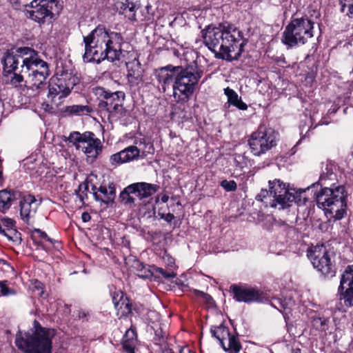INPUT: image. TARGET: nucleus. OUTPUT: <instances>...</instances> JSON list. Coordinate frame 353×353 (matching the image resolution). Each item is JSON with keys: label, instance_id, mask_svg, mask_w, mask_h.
<instances>
[{"label": "nucleus", "instance_id": "f257e3e1", "mask_svg": "<svg viewBox=\"0 0 353 353\" xmlns=\"http://www.w3.org/2000/svg\"><path fill=\"white\" fill-rule=\"evenodd\" d=\"M85 62L100 63L107 59L110 61L125 62L128 69V78L132 85L143 81V72L137 54L133 50H125L123 37L120 32L112 31L103 25L97 26L86 37H83Z\"/></svg>", "mask_w": 353, "mask_h": 353}, {"label": "nucleus", "instance_id": "f03ea898", "mask_svg": "<svg viewBox=\"0 0 353 353\" xmlns=\"http://www.w3.org/2000/svg\"><path fill=\"white\" fill-rule=\"evenodd\" d=\"M201 37L205 46L216 59L228 61L237 60L243 51V34L231 24L208 26L201 31Z\"/></svg>", "mask_w": 353, "mask_h": 353}, {"label": "nucleus", "instance_id": "7ed1b4c3", "mask_svg": "<svg viewBox=\"0 0 353 353\" xmlns=\"http://www.w3.org/2000/svg\"><path fill=\"white\" fill-rule=\"evenodd\" d=\"M314 188L315 184L305 190L288 189L279 179H275L269 181V191L261 190L256 199L272 208L284 209L290 206L293 202L299 205L305 203L308 199L303 194Z\"/></svg>", "mask_w": 353, "mask_h": 353}, {"label": "nucleus", "instance_id": "20e7f679", "mask_svg": "<svg viewBox=\"0 0 353 353\" xmlns=\"http://www.w3.org/2000/svg\"><path fill=\"white\" fill-rule=\"evenodd\" d=\"M54 329L43 327L36 320L30 332H19L16 335L17 347L26 353H52Z\"/></svg>", "mask_w": 353, "mask_h": 353}, {"label": "nucleus", "instance_id": "39448f33", "mask_svg": "<svg viewBox=\"0 0 353 353\" xmlns=\"http://www.w3.org/2000/svg\"><path fill=\"white\" fill-rule=\"evenodd\" d=\"M317 205L322 208L329 220L342 219L346 214V194L343 186L323 188L314 193Z\"/></svg>", "mask_w": 353, "mask_h": 353}, {"label": "nucleus", "instance_id": "423d86ee", "mask_svg": "<svg viewBox=\"0 0 353 353\" xmlns=\"http://www.w3.org/2000/svg\"><path fill=\"white\" fill-rule=\"evenodd\" d=\"M26 50L28 55L25 57L24 65H21L19 72L28 73L26 81L28 86L32 90H38V93L40 94L46 85V79L50 75L48 64L39 57L34 50L28 48Z\"/></svg>", "mask_w": 353, "mask_h": 353}, {"label": "nucleus", "instance_id": "0eeeda50", "mask_svg": "<svg viewBox=\"0 0 353 353\" xmlns=\"http://www.w3.org/2000/svg\"><path fill=\"white\" fill-rule=\"evenodd\" d=\"M203 74L196 64H191L180 69L173 83V97L176 102H187L193 94L196 85Z\"/></svg>", "mask_w": 353, "mask_h": 353}, {"label": "nucleus", "instance_id": "6e6552de", "mask_svg": "<svg viewBox=\"0 0 353 353\" xmlns=\"http://www.w3.org/2000/svg\"><path fill=\"white\" fill-rule=\"evenodd\" d=\"M314 22L307 17L296 18L285 26L282 34V43L292 48L304 45L313 37Z\"/></svg>", "mask_w": 353, "mask_h": 353}, {"label": "nucleus", "instance_id": "1a4fd4ad", "mask_svg": "<svg viewBox=\"0 0 353 353\" xmlns=\"http://www.w3.org/2000/svg\"><path fill=\"white\" fill-rule=\"evenodd\" d=\"M68 141L77 150H81L86 157L88 163H93L102 151V143L92 132L80 133L77 131L71 132Z\"/></svg>", "mask_w": 353, "mask_h": 353}, {"label": "nucleus", "instance_id": "9d476101", "mask_svg": "<svg viewBox=\"0 0 353 353\" xmlns=\"http://www.w3.org/2000/svg\"><path fill=\"white\" fill-rule=\"evenodd\" d=\"M61 0H32L30 7L31 10H26V15L28 19L39 24L50 22L54 16L61 9Z\"/></svg>", "mask_w": 353, "mask_h": 353}, {"label": "nucleus", "instance_id": "9b49d317", "mask_svg": "<svg viewBox=\"0 0 353 353\" xmlns=\"http://www.w3.org/2000/svg\"><path fill=\"white\" fill-rule=\"evenodd\" d=\"M276 140L277 134L273 129L260 125L258 130L251 134L248 143L253 154L259 156L274 146Z\"/></svg>", "mask_w": 353, "mask_h": 353}, {"label": "nucleus", "instance_id": "f8f14e48", "mask_svg": "<svg viewBox=\"0 0 353 353\" xmlns=\"http://www.w3.org/2000/svg\"><path fill=\"white\" fill-rule=\"evenodd\" d=\"M95 95L99 99V107L106 110L112 115H122L123 112V103L125 94L117 91L110 92L103 88H97L94 90Z\"/></svg>", "mask_w": 353, "mask_h": 353}, {"label": "nucleus", "instance_id": "ddd939ff", "mask_svg": "<svg viewBox=\"0 0 353 353\" xmlns=\"http://www.w3.org/2000/svg\"><path fill=\"white\" fill-rule=\"evenodd\" d=\"M307 256L313 266L325 276H333L334 268L326 248L323 245H316L307 251Z\"/></svg>", "mask_w": 353, "mask_h": 353}, {"label": "nucleus", "instance_id": "4468645a", "mask_svg": "<svg viewBox=\"0 0 353 353\" xmlns=\"http://www.w3.org/2000/svg\"><path fill=\"white\" fill-rule=\"evenodd\" d=\"M26 50H28V47L19 48L15 52H7L1 61L3 65V72L7 74H11L14 72H19L21 65H24L25 57L27 54Z\"/></svg>", "mask_w": 353, "mask_h": 353}, {"label": "nucleus", "instance_id": "2eb2a0df", "mask_svg": "<svg viewBox=\"0 0 353 353\" xmlns=\"http://www.w3.org/2000/svg\"><path fill=\"white\" fill-rule=\"evenodd\" d=\"M47 99L48 102L58 106L56 98L61 100L66 97L71 91L70 85L65 82L62 78L52 77L49 81Z\"/></svg>", "mask_w": 353, "mask_h": 353}, {"label": "nucleus", "instance_id": "dca6fc26", "mask_svg": "<svg viewBox=\"0 0 353 353\" xmlns=\"http://www.w3.org/2000/svg\"><path fill=\"white\" fill-rule=\"evenodd\" d=\"M339 290L345 305L353 306V265H348L342 274Z\"/></svg>", "mask_w": 353, "mask_h": 353}, {"label": "nucleus", "instance_id": "f3484780", "mask_svg": "<svg viewBox=\"0 0 353 353\" xmlns=\"http://www.w3.org/2000/svg\"><path fill=\"white\" fill-rule=\"evenodd\" d=\"M230 291L233 293V298L239 302H258L263 298L261 292L252 288L232 285Z\"/></svg>", "mask_w": 353, "mask_h": 353}, {"label": "nucleus", "instance_id": "a211bd4d", "mask_svg": "<svg viewBox=\"0 0 353 353\" xmlns=\"http://www.w3.org/2000/svg\"><path fill=\"white\" fill-rule=\"evenodd\" d=\"M20 206V214L22 219L26 223L32 217L37 210V203L34 196L30 194L22 196L20 193V197L18 198Z\"/></svg>", "mask_w": 353, "mask_h": 353}, {"label": "nucleus", "instance_id": "6ab92c4d", "mask_svg": "<svg viewBox=\"0 0 353 353\" xmlns=\"http://www.w3.org/2000/svg\"><path fill=\"white\" fill-rule=\"evenodd\" d=\"M180 67L167 66L160 68L155 71V77L157 79L159 84L161 85L163 92L165 91L166 87L173 83L176 73H178Z\"/></svg>", "mask_w": 353, "mask_h": 353}, {"label": "nucleus", "instance_id": "aec40b11", "mask_svg": "<svg viewBox=\"0 0 353 353\" xmlns=\"http://www.w3.org/2000/svg\"><path fill=\"white\" fill-rule=\"evenodd\" d=\"M139 159L137 150L130 145L119 152L114 154L110 157L112 164H119Z\"/></svg>", "mask_w": 353, "mask_h": 353}, {"label": "nucleus", "instance_id": "412c9836", "mask_svg": "<svg viewBox=\"0 0 353 353\" xmlns=\"http://www.w3.org/2000/svg\"><path fill=\"white\" fill-rule=\"evenodd\" d=\"M131 185L133 187L135 195L139 199H143L152 196L157 192L159 188L157 185L145 182H138Z\"/></svg>", "mask_w": 353, "mask_h": 353}, {"label": "nucleus", "instance_id": "4be33fe9", "mask_svg": "<svg viewBox=\"0 0 353 353\" xmlns=\"http://www.w3.org/2000/svg\"><path fill=\"white\" fill-rule=\"evenodd\" d=\"M20 197V192L15 190L4 189L0 190V212L5 213L13 202Z\"/></svg>", "mask_w": 353, "mask_h": 353}, {"label": "nucleus", "instance_id": "5701e85b", "mask_svg": "<svg viewBox=\"0 0 353 353\" xmlns=\"http://www.w3.org/2000/svg\"><path fill=\"white\" fill-rule=\"evenodd\" d=\"M114 9L121 14H125L130 20L135 19V4L134 0H117L114 3Z\"/></svg>", "mask_w": 353, "mask_h": 353}, {"label": "nucleus", "instance_id": "b1692460", "mask_svg": "<svg viewBox=\"0 0 353 353\" xmlns=\"http://www.w3.org/2000/svg\"><path fill=\"white\" fill-rule=\"evenodd\" d=\"M133 146L137 150L139 159H144L148 154L153 153L154 150L153 145L143 137H137Z\"/></svg>", "mask_w": 353, "mask_h": 353}, {"label": "nucleus", "instance_id": "393cba45", "mask_svg": "<svg viewBox=\"0 0 353 353\" xmlns=\"http://www.w3.org/2000/svg\"><path fill=\"white\" fill-rule=\"evenodd\" d=\"M137 343V334L134 330L128 329L123 339V348L126 353H135L134 348Z\"/></svg>", "mask_w": 353, "mask_h": 353}, {"label": "nucleus", "instance_id": "a878e982", "mask_svg": "<svg viewBox=\"0 0 353 353\" xmlns=\"http://www.w3.org/2000/svg\"><path fill=\"white\" fill-rule=\"evenodd\" d=\"M224 93L228 97V102L240 110H245L248 108V105L239 98L235 91L229 87L224 89Z\"/></svg>", "mask_w": 353, "mask_h": 353}, {"label": "nucleus", "instance_id": "bb28decb", "mask_svg": "<svg viewBox=\"0 0 353 353\" xmlns=\"http://www.w3.org/2000/svg\"><path fill=\"white\" fill-rule=\"evenodd\" d=\"M210 332L212 336L220 342L223 348L226 350L224 341L228 339L230 335L228 328L225 326L220 325L212 327Z\"/></svg>", "mask_w": 353, "mask_h": 353}, {"label": "nucleus", "instance_id": "cd10ccee", "mask_svg": "<svg viewBox=\"0 0 353 353\" xmlns=\"http://www.w3.org/2000/svg\"><path fill=\"white\" fill-rule=\"evenodd\" d=\"M98 191L102 194L101 195V202L104 203H109L113 202L116 196L115 188L113 183L109 185L108 188L105 186H100Z\"/></svg>", "mask_w": 353, "mask_h": 353}, {"label": "nucleus", "instance_id": "c85d7f7f", "mask_svg": "<svg viewBox=\"0 0 353 353\" xmlns=\"http://www.w3.org/2000/svg\"><path fill=\"white\" fill-rule=\"evenodd\" d=\"M92 109L88 105H72L64 108L63 112L68 115L81 116L90 113Z\"/></svg>", "mask_w": 353, "mask_h": 353}, {"label": "nucleus", "instance_id": "c756f323", "mask_svg": "<svg viewBox=\"0 0 353 353\" xmlns=\"http://www.w3.org/2000/svg\"><path fill=\"white\" fill-rule=\"evenodd\" d=\"M131 194H135L132 185H129L121 192L119 198L125 205H131L134 203V198Z\"/></svg>", "mask_w": 353, "mask_h": 353}, {"label": "nucleus", "instance_id": "7c9ffc66", "mask_svg": "<svg viewBox=\"0 0 353 353\" xmlns=\"http://www.w3.org/2000/svg\"><path fill=\"white\" fill-rule=\"evenodd\" d=\"M325 171H323L319 178V183L322 186L323 185H327V181H334L336 180V175L333 172L332 166L327 165Z\"/></svg>", "mask_w": 353, "mask_h": 353}, {"label": "nucleus", "instance_id": "2f4dec72", "mask_svg": "<svg viewBox=\"0 0 353 353\" xmlns=\"http://www.w3.org/2000/svg\"><path fill=\"white\" fill-rule=\"evenodd\" d=\"M353 0H340V10L345 13L348 17L352 18L353 15Z\"/></svg>", "mask_w": 353, "mask_h": 353}, {"label": "nucleus", "instance_id": "473e14b6", "mask_svg": "<svg viewBox=\"0 0 353 353\" xmlns=\"http://www.w3.org/2000/svg\"><path fill=\"white\" fill-rule=\"evenodd\" d=\"M14 226V221L10 218H3L0 221V233L8 236L6 230H10Z\"/></svg>", "mask_w": 353, "mask_h": 353}, {"label": "nucleus", "instance_id": "72a5a7b5", "mask_svg": "<svg viewBox=\"0 0 353 353\" xmlns=\"http://www.w3.org/2000/svg\"><path fill=\"white\" fill-rule=\"evenodd\" d=\"M328 320L325 318L316 317L312 320V325L321 331H326L328 328Z\"/></svg>", "mask_w": 353, "mask_h": 353}, {"label": "nucleus", "instance_id": "f704fd0d", "mask_svg": "<svg viewBox=\"0 0 353 353\" xmlns=\"http://www.w3.org/2000/svg\"><path fill=\"white\" fill-rule=\"evenodd\" d=\"M167 334L161 327H158L154 330V340L157 345H161L165 342Z\"/></svg>", "mask_w": 353, "mask_h": 353}, {"label": "nucleus", "instance_id": "c9c22d12", "mask_svg": "<svg viewBox=\"0 0 353 353\" xmlns=\"http://www.w3.org/2000/svg\"><path fill=\"white\" fill-rule=\"evenodd\" d=\"M228 349L234 350L235 352H238L240 349L241 348V346L237 339L236 337L234 336H231L228 338ZM226 350L228 348L226 347Z\"/></svg>", "mask_w": 353, "mask_h": 353}, {"label": "nucleus", "instance_id": "e433bc0d", "mask_svg": "<svg viewBox=\"0 0 353 353\" xmlns=\"http://www.w3.org/2000/svg\"><path fill=\"white\" fill-rule=\"evenodd\" d=\"M12 73L13 76L11 77L10 80V84L14 87L21 86V83L23 82V77L21 74V72H19V73H17V72H14Z\"/></svg>", "mask_w": 353, "mask_h": 353}, {"label": "nucleus", "instance_id": "4c0bfd02", "mask_svg": "<svg viewBox=\"0 0 353 353\" xmlns=\"http://www.w3.org/2000/svg\"><path fill=\"white\" fill-rule=\"evenodd\" d=\"M221 186L225 189L227 192L235 191L237 188L236 183L233 181L223 180L221 182Z\"/></svg>", "mask_w": 353, "mask_h": 353}, {"label": "nucleus", "instance_id": "58836bf2", "mask_svg": "<svg viewBox=\"0 0 353 353\" xmlns=\"http://www.w3.org/2000/svg\"><path fill=\"white\" fill-rule=\"evenodd\" d=\"M157 272L159 273L163 278L166 279H170L174 278L176 276V274L174 273L173 271L167 272L166 270L161 268H158L157 269Z\"/></svg>", "mask_w": 353, "mask_h": 353}, {"label": "nucleus", "instance_id": "ea45409f", "mask_svg": "<svg viewBox=\"0 0 353 353\" xmlns=\"http://www.w3.org/2000/svg\"><path fill=\"white\" fill-rule=\"evenodd\" d=\"M0 292L1 294L4 296H8L14 293V292L7 286L6 281L0 282Z\"/></svg>", "mask_w": 353, "mask_h": 353}, {"label": "nucleus", "instance_id": "a19ab883", "mask_svg": "<svg viewBox=\"0 0 353 353\" xmlns=\"http://www.w3.org/2000/svg\"><path fill=\"white\" fill-rule=\"evenodd\" d=\"M195 294L198 297L203 298V300H205L208 303H210V302L212 301V299L210 295L199 290H195Z\"/></svg>", "mask_w": 353, "mask_h": 353}, {"label": "nucleus", "instance_id": "79ce46f5", "mask_svg": "<svg viewBox=\"0 0 353 353\" xmlns=\"http://www.w3.org/2000/svg\"><path fill=\"white\" fill-rule=\"evenodd\" d=\"M34 232L37 233L40 237L45 239L48 240V241H50V243H53V240L52 239H50V237H48L47 234L45 232L41 230L40 229H35Z\"/></svg>", "mask_w": 353, "mask_h": 353}, {"label": "nucleus", "instance_id": "37998d69", "mask_svg": "<svg viewBox=\"0 0 353 353\" xmlns=\"http://www.w3.org/2000/svg\"><path fill=\"white\" fill-rule=\"evenodd\" d=\"M162 218H163L167 222L170 223L174 219V216L171 213H168L165 215H163Z\"/></svg>", "mask_w": 353, "mask_h": 353}, {"label": "nucleus", "instance_id": "c03bdc74", "mask_svg": "<svg viewBox=\"0 0 353 353\" xmlns=\"http://www.w3.org/2000/svg\"><path fill=\"white\" fill-rule=\"evenodd\" d=\"M112 300H113V303L114 304V307L117 310L122 309V306H123V305H124L123 302H122L121 304H120L119 301H118L117 300L116 297H114V296L113 297Z\"/></svg>", "mask_w": 353, "mask_h": 353}, {"label": "nucleus", "instance_id": "a18cd8bd", "mask_svg": "<svg viewBox=\"0 0 353 353\" xmlns=\"http://www.w3.org/2000/svg\"><path fill=\"white\" fill-rule=\"evenodd\" d=\"M81 219L83 222L86 223L91 219V216L88 212H83L81 214Z\"/></svg>", "mask_w": 353, "mask_h": 353}, {"label": "nucleus", "instance_id": "49530a36", "mask_svg": "<svg viewBox=\"0 0 353 353\" xmlns=\"http://www.w3.org/2000/svg\"><path fill=\"white\" fill-rule=\"evenodd\" d=\"M180 353H194V352H192V350H190L189 348H183L182 350H181L180 351Z\"/></svg>", "mask_w": 353, "mask_h": 353}, {"label": "nucleus", "instance_id": "de8ad7c7", "mask_svg": "<svg viewBox=\"0 0 353 353\" xmlns=\"http://www.w3.org/2000/svg\"><path fill=\"white\" fill-rule=\"evenodd\" d=\"M94 197L97 201H101V199H103L102 196L100 194H98V193L96 192H94Z\"/></svg>", "mask_w": 353, "mask_h": 353}, {"label": "nucleus", "instance_id": "09e8293b", "mask_svg": "<svg viewBox=\"0 0 353 353\" xmlns=\"http://www.w3.org/2000/svg\"><path fill=\"white\" fill-rule=\"evenodd\" d=\"M150 272H144V274H139V276L140 277H143V278H148L150 276Z\"/></svg>", "mask_w": 353, "mask_h": 353}, {"label": "nucleus", "instance_id": "8fccbe9b", "mask_svg": "<svg viewBox=\"0 0 353 353\" xmlns=\"http://www.w3.org/2000/svg\"><path fill=\"white\" fill-rule=\"evenodd\" d=\"M161 201L163 203H166L168 201V196L166 195H164L161 197Z\"/></svg>", "mask_w": 353, "mask_h": 353}, {"label": "nucleus", "instance_id": "3c124183", "mask_svg": "<svg viewBox=\"0 0 353 353\" xmlns=\"http://www.w3.org/2000/svg\"><path fill=\"white\" fill-rule=\"evenodd\" d=\"M79 316V318H85V317H86V314L83 311V312H80Z\"/></svg>", "mask_w": 353, "mask_h": 353}, {"label": "nucleus", "instance_id": "603ef678", "mask_svg": "<svg viewBox=\"0 0 353 353\" xmlns=\"http://www.w3.org/2000/svg\"><path fill=\"white\" fill-rule=\"evenodd\" d=\"M41 285H42L41 283H40V282H36V285H35V287H36L37 289L41 288Z\"/></svg>", "mask_w": 353, "mask_h": 353}, {"label": "nucleus", "instance_id": "864d4df0", "mask_svg": "<svg viewBox=\"0 0 353 353\" xmlns=\"http://www.w3.org/2000/svg\"><path fill=\"white\" fill-rule=\"evenodd\" d=\"M8 1L14 4H17L19 3V0H8Z\"/></svg>", "mask_w": 353, "mask_h": 353}, {"label": "nucleus", "instance_id": "5fc2aeb1", "mask_svg": "<svg viewBox=\"0 0 353 353\" xmlns=\"http://www.w3.org/2000/svg\"><path fill=\"white\" fill-rule=\"evenodd\" d=\"M138 263H139V265L140 266H142L143 268H144V266L142 265V263H139V262H138Z\"/></svg>", "mask_w": 353, "mask_h": 353}, {"label": "nucleus", "instance_id": "6e6d98bb", "mask_svg": "<svg viewBox=\"0 0 353 353\" xmlns=\"http://www.w3.org/2000/svg\"><path fill=\"white\" fill-rule=\"evenodd\" d=\"M125 307H128V303H125Z\"/></svg>", "mask_w": 353, "mask_h": 353}]
</instances>
